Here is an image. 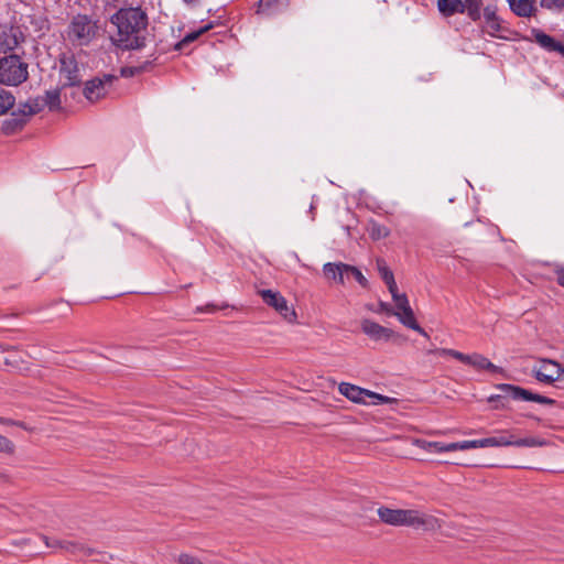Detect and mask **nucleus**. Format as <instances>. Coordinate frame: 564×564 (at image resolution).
Instances as JSON below:
<instances>
[{
  "label": "nucleus",
  "instance_id": "obj_34",
  "mask_svg": "<svg viewBox=\"0 0 564 564\" xmlns=\"http://www.w3.org/2000/svg\"><path fill=\"white\" fill-rule=\"evenodd\" d=\"M14 444L6 436L0 434V453L12 454Z\"/></svg>",
  "mask_w": 564,
  "mask_h": 564
},
{
  "label": "nucleus",
  "instance_id": "obj_40",
  "mask_svg": "<svg viewBox=\"0 0 564 564\" xmlns=\"http://www.w3.org/2000/svg\"><path fill=\"white\" fill-rule=\"evenodd\" d=\"M388 286L389 292L391 293L392 299H394V295H399L398 286L395 283V280L393 281V284H386Z\"/></svg>",
  "mask_w": 564,
  "mask_h": 564
},
{
  "label": "nucleus",
  "instance_id": "obj_45",
  "mask_svg": "<svg viewBox=\"0 0 564 564\" xmlns=\"http://www.w3.org/2000/svg\"><path fill=\"white\" fill-rule=\"evenodd\" d=\"M40 22H41V26L40 28L43 29L46 25V20L41 19Z\"/></svg>",
  "mask_w": 564,
  "mask_h": 564
},
{
  "label": "nucleus",
  "instance_id": "obj_21",
  "mask_svg": "<svg viewBox=\"0 0 564 564\" xmlns=\"http://www.w3.org/2000/svg\"><path fill=\"white\" fill-rule=\"evenodd\" d=\"M438 10L444 15H453L455 13H464V6L462 0H438Z\"/></svg>",
  "mask_w": 564,
  "mask_h": 564
},
{
  "label": "nucleus",
  "instance_id": "obj_25",
  "mask_svg": "<svg viewBox=\"0 0 564 564\" xmlns=\"http://www.w3.org/2000/svg\"><path fill=\"white\" fill-rule=\"evenodd\" d=\"M368 232L373 240H380L387 238L390 235V229L377 221H370Z\"/></svg>",
  "mask_w": 564,
  "mask_h": 564
},
{
  "label": "nucleus",
  "instance_id": "obj_12",
  "mask_svg": "<svg viewBox=\"0 0 564 564\" xmlns=\"http://www.w3.org/2000/svg\"><path fill=\"white\" fill-rule=\"evenodd\" d=\"M530 40L550 53L562 54L563 42L555 40L540 29L530 31Z\"/></svg>",
  "mask_w": 564,
  "mask_h": 564
},
{
  "label": "nucleus",
  "instance_id": "obj_13",
  "mask_svg": "<svg viewBox=\"0 0 564 564\" xmlns=\"http://www.w3.org/2000/svg\"><path fill=\"white\" fill-rule=\"evenodd\" d=\"M361 330L372 340H386L388 341L393 336V330L381 326L380 324L371 321L364 319L361 322Z\"/></svg>",
  "mask_w": 564,
  "mask_h": 564
},
{
  "label": "nucleus",
  "instance_id": "obj_27",
  "mask_svg": "<svg viewBox=\"0 0 564 564\" xmlns=\"http://www.w3.org/2000/svg\"><path fill=\"white\" fill-rule=\"evenodd\" d=\"M15 102V97L8 90H0V116L10 110Z\"/></svg>",
  "mask_w": 564,
  "mask_h": 564
},
{
  "label": "nucleus",
  "instance_id": "obj_20",
  "mask_svg": "<svg viewBox=\"0 0 564 564\" xmlns=\"http://www.w3.org/2000/svg\"><path fill=\"white\" fill-rule=\"evenodd\" d=\"M484 18H485V21H486L487 32L490 35H495L496 33H498L501 30L500 20L497 17L496 11H495L494 8L486 7L484 9Z\"/></svg>",
  "mask_w": 564,
  "mask_h": 564
},
{
  "label": "nucleus",
  "instance_id": "obj_14",
  "mask_svg": "<svg viewBox=\"0 0 564 564\" xmlns=\"http://www.w3.org/2000/svg\"><path fill=\"white\" fill-rule=\"evenodd\" d=\"M28 122V117L21 107L13 111L8 119L2 122V131L4 134H13L21 130Z\"/></svg>",
  "mask_w": 564,
  "mask_h": 564
},
{
  "label": "nucleus",
  "instance_id": "obj_23",
  "mask_svg": "<svg viewBox=\"0 0 564 564\" xmlns=\"http://www.w3.org/2000/svg\"><path fill=\"white\" fill-rule=\"evenodd\" d=\"M464 6V13L466 12L467 15L473 20L477 21L481 17V7L482 1L481 0H462Z\"/></svg>",
  "mask_w": 564,
  "mask_h": 564
},
{
  "label": "nucleus",
  "instance_id": "obj_30",
  "mask_svg": "<svg viewBox=\"0 0 564 564\" xmlns=\"http://www.w3.org/2000/svg\"><path fill=\"white\" fill-rule=\"evenodd\" d=\"M415 444L429 452V453H436V454H441L443 453V449H441L440 447H443V442H429V441H424V440H417L415 442Z\"/></svg>",
  "mask_w": 564,
  "mask_h": 564
},
{
  "label": "nucleus",
  "instance_id": "obj_18",
  "mask_svg": "<svg viewBox=\"0 0 564 564\" xmlns=\"http://www.w3.org/2000/svg\"><path fill=\"white\" fill-rule=\"evenodd\" d=\"M28 64L19 54L11 53L0 58V70H26Z\"/></svg>",
  "mask_w": 564,
  "mask_h": 564
},
{
  "label": "nucleus",
  "instance_id": "obj_33",
  "mask_svg": "<svg viewBox=\"0 0 564 564\" xmlns=\"http://www.w3.org/2000/svg\"><path fill=\"white\" fill-rule=\"evenodd\" d=\"M443 453L454 452V451H466L467 449V441L454 442V443H443Z\"/></svg>",
  "mask_w": 564,
  "mask_h": 564
},
{
  "label": "nucleus",
  "instance_id": "obj_7",
  "mask_svg": "<svg viewBox=\"0 0 564 564\" xmlns=\"http://www.w3.org/2000/svg\"><path fill=\"white\" fill-rule=\"evenodd\" d=\"M496 388L516 401L536 402L540 404H549V405H552L555 403V400H553L549 397H545V395H542L539 393H534V392L527 390L524 388H521L519 386H514V384H510V383H499L496 386Z\"/></svg>",
  "mask_w": 564,
  "mask_h": 564
},
{
  "label": "nucleus",
  "instance_id": "obj_50",
  "mask_svg": "<svg viewBox=\"0 0 564 564\" xmlns=\"http://www.w3.org/2000/svg\"><path fill=\"white\" fill-rule=\"evenodd\" d=\"M68 75H73V73H72V72H68ZM74 75L76 76V75H77V73H74Z\"/></svg>",
  "mask_w": 564,
  "mask_h": 564
},
{
  "label": "nucleus",
  "instance_id": "obj_17",
  "mask_svg": "<svg viewBox=\"0 0 564 564\" xmlns=\"http://www.w3.org/2000/svg\"><path fill=\"white\" fill-rule=\"evenodd\" d=\"M510 9L519 17L529 18L536 11L533 0H508Z\"/></svg>",
  "mask_w": 564,
  "mask_h": 564
},
{
  "label": "nucleus",
  "instance_id": "obj_37",
  "mask_svg": "<svg viewBox=\"0 0 564 564\" xmlns=\"http://www.w3.org/2000/svg\"><path fill=\"white\" fill-rule=\"evenodd\" d=\"M394 304L398 308V311H401L408 306H410L409 304V300L406 297V295L404 293H400L399 295H394Z\"/></svg>",
  "mask_w": 564,
  "mask_h": 564
},
{
  "label": "nucleus",
  "instance_id": "obj_48",
  "mask_svg": "<svg viewBox=\"0 0 564 564\" xmlns=\"http://www.w3.org/2000/svg\"><path fill=\"white\" fill-rule=\"evenodd\" d=\"M315 208L314 203L310 205V210L312 212Z\"/></svg>",
  "mask_w": 564,
  "mask_h": 564
},
{
  "label": "nucleus",
  "instance_id": "obj_46",
  "mask_svg": "<svg viewBox=\"0 0 564 564\" xmlns=\"http://www.w3.org/2000/svg\"><path fill=\"white\" fill-rule=\"evenodd\" d=\"M557 381H563L564 382V368H562L561 379H558Z\"/></svg>",
  "mask_w": 564,
  "mask_h": 564
},
{
  "label": "nucleus",
  "instance_id": "obj_31",
  "mask_svg": "<svg viewBox=\"0 0 564 564\" xmlns=\"http://www.w3.org/2000/svg\"><path fill=\"white\" fill-rule=\"evenodd\" d=\"M351 278L355 279L362 288L368 286V280L365 278L362 272L354 265L349 267V280Z\"/></svg>",
  "mask_w": 564,
  "mask_h": 564
},
{
  "label": "nucleus",
  "instance_id": "obj_15",
  "mask_svg": "<svg viewBox=\"0 0 564 564\" xmlns=\"http://www.w3.org/2000/svg\"><path fill=\"white\" fill-rule=\"evenodd\" d=\"M394 315L399 318V321L404 326L417 332L420 335H422L424 337H429L427 333L415 321V317H414L411 306H408L401 311L394 312Z\"/></svg>",
  "mask_w": 564,
  "mask_h": 564
},
{
  "label": "nucleus",
  "instance_id": "obj_5",
  "mask_svg": "<svg viewBox=\"0 0 564 564\" xmlns=\"http://www.w3.org/2000/svg\"><path fill=\"white\" fill-rule=\"evenodd\" d=\"M338 391L351 402L359 404L380 405L392 403L394 401L393 398L379 394L348 382H341L338 387Z\"/></svg>",
  "mask_w": 564,
  "mask_h": 564
},
{
  "label": "nucleus",
  "instance_id": "obj_41",
  "mask_svg": "<svg viewBox=\"0 0 564 564\" xmlns=\"http://www.w3.org/2000/svg\"><path fill=\"white\" fill-rule=\"evenodd\" d=\"M203 32H204V30H200L199 32H196V33H191L184 37L183 42H192Z\"/></svg>",
  "mask_w": 564,
  "mask_h": 564
},
{
  "label": "nucleus",
  "instance_id": "obj_38",
  "mask_svg": "<svg viewBox=\"0 0 564 564\" xmlns=\"http://www.w3.org/2000/svg\"><path fill=\"white\" fill-rule=\"evenodd\" d=\"M177 561L180 564H204L197 557L189 554H181Z\"/></svg>",
  "mask_w": 564,
  "mask_h": 564
},
{
  "label": "nucleus",
  "instance_id": "obj_49",
  "mask_svg": "<svg viewBox=\"0 0 564 564\" xmlns=\"http://www.w3.org/2000/svg\"><path fill=\"white\" fill-rule=\"evenodd\" d=\"M561 56H563V57H564V41H563V47H562V54H561Z\"/></svg>",
  "mask_w": 564,
  "mask_h": 564
},
{
  "label": "nucleus",
  "instance_id": "obj_22",
  "mask_svg": "<svg viewBox=\"0 0 564 564\" xmlns=\"http://www.w3.org/2000/svg\"><path fill=\"white\" fill-rule=\"evenodd\" d=\"M21 109L24 110V113L29 118L32 115L39 113L42 111L45 106V100L42 98V96H37L35 98L29 99L26 102L22 104Z\"/></svg>",
  "mask_w": 564,
  "mask_h": 564
},
{
  "label": "nucleus",
  "instance_id": "obj_47",
  "mask_svg": "<svg viewBox=\"0 0 564 564\" xmlns=\"http://www.w3.org/2000/svg\"><path fill=\"white\" fill-rule=\"evenodd\" d=\"M73 78H74L73 76L68 77V80L70 82V85H74Z\"/></svg>",
  "mask_w": 564,
  "mask_h": 564
},
{
  "label": "nucleus",
  "instance_id": "obj_39",
  "mask_svg": "<svg viewBox=\"0 0 564 564\" xmlns=\"http://www.w3.org/2000/svg\"><path fill=\"white\" fill-rule=\"evenodd\" d=\"M279 0H260L258 3V11L264 12L272 8Z\"/></svg>",
  "mask_w": 564,
  "mask_h": 564
},
{
  "label": "nucleus",
  "instance_id": "obj_9",
  "mask_svg": "<svg viewBox=\"0 0 564 564\" xmlns=\"http://www.w3.org/2000/svg\"><path fill=\"white\" fill-rule=\"evenodd\" d=\"M532 372L539 382L553 384L561 379L562 367L557 361L543 359L538 367L533 368Z\"/></svg>",
  "mask_w": 564,
  "mask_h": 564
},
{
  "label": "nucleus",
  "instance_id": "obj_36",
  "mask_svg": "<svg viewBox=\"0 0 564 564\" xmlns=\"http://www.w3.org/2000/svg\"><path fill=\"white\" fill-rule=\"evenodd\" d=\"M541 7L550 10H562L564 9V0H540Z\"/></svg>",
  "mask_w": 564,
  "mask_h": 564
},
{
  "label": "nucleus",
  "instance_id": "obj_44",
  "mask_svg": "<svg viewBox=\"0 0 564 564\" xmlns=\"http://www.w3.org/2000/svg\"><path fill=\"white\" fill-rule=\"evenodd\" d=\"M133 74H134V73H126V72H122V73H120V76H121V77H127V78H128V77H131Z\"/></svg>",
  "mask_w": 564,
  "mask_h": 564
},
{
  "label": "nucleus",
  "instance_id": "obj_42",
  "mask_svg": "<svg viewBox=\"0 0 564 564\" xmlns=\"http://www.w3.org/2000/svg\"><path fill=\"white\" fill-rule=\"evenodd\" d=\"M0 424H3V425H20L15 421H13L11 419L2 417V416H0Z\"/></svg>",
  "mask_w": 564,
  "mask_h": 564
},
{
  "label": "nucleus",
  "instance_id": "obj_2",
  "mask_svg": "<svg viewBox=\"0 0 564 564\" xmlns=\"http://www.w3.org/2000/svg\"><path fill=\"white\" fill-rule=\"evenodd\" d=\"M377 514L383 523L394 527L404 525L424 530H435L441 527L437 518L415 509L380 507Z\"/></svg>",
  "mask_w": 564,
  "mask_h": 564
},
{
  "label": "nucleus",
  "instance_id": "obj_35",
  "mask_svg": "<svg viewBox=\"0 0 564 564\" xmlns=\"http://www.w3.org/2000/svg\"><path fill=\"white\" fill-rule=\"evenodd\" d=\"M14 444L6 436L0 434V453L12 454Z\"/></svg>",
  "mask_w": 564,
  "mask_h": 564
},
{
  "label": "nucleus",
  "instance_id": "obj_6",
  "mask_svg": "<svg viewBox=\"0 0 564 564\" xmlns=\"http://www.w3.org/2000/svg\"><path fill=\"white\" fill-rule=\"evenodd\" d=\"M119 77L115 73H104V75L96 76L91 79L86 80L83 94L87 100L94 102L101 97H104L108 88L112 85L115 80Z\"/></svg>",
  "mask_w": 564,
  "mask_h": 564
},
{
  "label": "nucleus",
  "instance_id": "obj_4",
  "mask_svg": "<svg viewBox=\"0 0 564 564\" xmlns=\"http://www.w3.org/2000/svg\"><path fill=\"white\" fill-rule=\"evenodd\" d=\"M98 32V26L86 14H77L67 26L66 35L68 41L76 45H87Z\"/></svg>",
  "mask_w": 564,
  "mask_h": 564
},
{
  "label": "nucleus",
  "instance_id": "obj_24",
  "mask_svg": "<svg viewBox=\"0 0 564 564\" xmlns=\"http://www.w3.org/2000/svg\"><path fill=\"white\" fill-rule=\"evenodd\" d=\"M29 73H0V84L6 86H19L28 79Z\"/></svg>",
  "mask_w": 564,
  "mask_h": 564
},
{
  "label": "nucleus",
  "instance_id": "obj_1",
  "mask_svg": "<svg viewBox=\"0 0 564 564\" xmlns=\"http://www.w3.org/2000/svg\"><path fill=\"white\" fill-rule=\"evenodd\" d=\"M110 22L117 28V32L111 35L117 47L138 50L144 46L148 14L141 7L121 8L111 15Z\"/></svg>",
  "mask_w": 564,
  "mask_h": 564
},
{
  "label": "nucleus",
  "instance_id": "obj_32",
  "mask_svg": "<svg viewBox=\"0 0 564 564\" xmlns=\"http://www.w3.org/2000/svg\"><path fill=\"white\" fill-rule=\"evenodd\" d=\"M506 398H510V397L506 395V393H503L501 391V394H491V395H489L487 401L489 403H495V405H494L495 409H506L507 408V404L505 402Z\"/></svg>",
  "mask_w": 564,
  "mask_h": 564
},
{
  "label": "nucleus",
  "instance_id": "obj_8",
  "mask_svg": "<svg viewBox=\"0 0 564 564\" xmlns=\"http://www.w3.org/2000/svg\"><path fill=\"white\" fill-rule=\"evenodd\" d=\"M259 294L262 301L273 307L282 317L289 322L295 319V311L288 305L286 299L279 291L260 290Z\"/></svg>",
  "mask_w": 564,
  "mask_h": 564
},
{
  "label": "nucleus",
  "instance_id": "obj_10",
  "mask_svg": "<svg viewBox=\"0 0 564 564\" xmlns=\"http://www.w3.org/2000/svg\"><path fill=\"white\" fill-rule=\"evenodd\" d=\"M22 42H24V35L19 26L0 24V52L13 51Z\"/></svg>",
  "mask_w": 564,
  "mask_h": 564
},
{
  "label": "nucleus",
  "instance_id": "obj_3",
  "mask_svg": "<svg viewBox=\"0 0 564 564\" xmlns=\"http://www.w3.org/2000/svg\"><path fill=\"white\" fill-rule=\"evenodd\" d=\"M546 441L540 437H518L512 430H499L496 435L480 440L467 441V449L485 447H542Z\"/></svg>",
  "mask_w": 564,
  "mask_h": 564
},
{
  "label": "nucleus",
  "instance_id": "obj_43",
  "mask_svg": "<svg viewBox=\"0 0 564 564\" xmlns=\"http://www.w3.org/2000/svg\"><path fill=\"white\" fill-rule=\"evenodd\" d=\"M557 282L560 285L564 286V270H561L557 274Z\"/></svg>",
  "mask_w": 564,
  "mask_h": 564
},
{
  "label": "nucleus",
  "instance_id": "obj_29",
  "mask_svg": "<svg viewBox=\"0 0 564 564\" xmlns=\"http://www.w3.org/2000/svg\"><path fill=\"white\" fill-rule=\"evenodd\" d=\"M436 352L441 356H449L457 360H459L463 364L468 365L470 355L463 354L458 350L451 349V348H440L436 350Z\"/></svg>",
  "mask_w": 564,
  "mask_h": 564
},
{
  "label": "nucleus",
  "instance_id": "obj_28",
  "mask_svg": "<svg viewBox=\"0 0 564 564\" xmlns=\"http://www.w3.org/2000/svg\"><path fill=\"white\" fill-rule=\"evenodd\" d=\"M377 268L379 274L386 284H393L394 275L393 272L389 269L386 262L381 259L377 260Z\"/></svg>",
  "mask_w": 564,
  "mask_h": 564
},
{
  "label": "nucleus",
  "instance_id": "obj_16",
  "mask_svg": "<svg viewBox=\"0 0 564 564\" xmlns=\"http://www.w3.org/2000/svg\"><path fill=\"white\" fill-rule=\"evenodd\" d=\"M469 358L468 365L477 370H487L492 373H501L503 371L501 367L494 365L488 358L480 354H471Z\"/></svg>",
  "mask_w": 564,
  "mask_h": 564
},
{
  "label": "nucleus",
  "instance_id": "obj_26",
  "mask_svg": "<svg viewBox=\"0 0 564 564\" xmlns=\"http://www.w3.org/2000/svg\"><path fill=\"white\" fill-rule=\"evenodd\" d=\"M42 98L45 100V106L51 111H55L61 108V94L58 89L45 91V95L42 96Z\"/></svg>",
  "mask_w": 564,
  "mask_h": 564
},
{
  "label": "nucleus",
  "instance_id": "obj_11",
  "mask_svg": "<svg viewBox=\"0 0 564 564\" xmlns=\"http://www.w3.org/2000/svg\"><path fill=\"white\" fill-rule=\"evenodd\" d=\"M349 267L344 262H327L323 265V273L327 280L344 285L349 281Z\"/></svg>",
  "mask_w": 564,
  "mask_h": 564
},
{
  "label": "nucleus",
  "instance_id": "obj_19",
  "mask_svg": "<svg viewBox=\"0 0 564 564\" xmlns=\"http://www.w3.org/2000/svg\"><path fill=\"white\" fill-rule=\"evenodd\" d=\"M36 539L42 541L47 549H64L72 553H75L76 551H78L80 549V546L77 543H74L70 541L50 539L46 535H39V536H36Z\"/></svg>",
  "mask_w": 564,
  "mask_h": 564
}]
</instances>
